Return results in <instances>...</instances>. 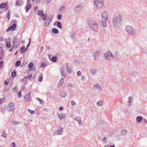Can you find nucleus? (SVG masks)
I'll return each mask as SVG.
<instances>
[{
	"label": "nucleus",
	"instance_id": "1",
	"mask_svg": "<svg viewBox=\"0 0 147 147\" xmlns=\"http://www.w3.org/2000/svg\"><path fill=\"white\" fill-rule=\"evenodd\" d=\"M122 20V17L120 14H117L114 15L112 20L114 27L115 28H119L121 25Z\"/></svg>",
	"mask_w": 147,
	"mask_h": 147
},
{
	"label": "nucleus",
	"instance_id": "2",
	"mask_svg": "<svg viewBox=\"0 0 147 147\" xmlns=\"http://www.w3.org/2000/svg\"><path fill=\"white\" fill-rule=\"evenodd\" d=\"M102 18L101 21L102 22V26L104 27H107V22L108 19V13L107 11H104L101 14Z\"/></svg>",
	"mask_w": 147,
	"mask_h": 147
},
{
	"label": "nucleus",
	"instance_id": "3",
	"mask_svg": "<svg viewBox=\"0 0 147 147\" xmlns=\"http://www.w3.org/2000/svg\"><path fill=\"white\" fill-rule=\"evenodd\" d=\"M88 24L89 28L92 30L96 31L99 28L97 23L94 20L89 22Z\"/></svg>",
	"mask_w": 147,
	"mask_h": 147
},
{
	"label": "nucleus",
	"instance_id": "4",
	"mask_svg": "<svg viewBox=\"0 0 147 147\" xmlns=\"http://www.w3.org/2000/svg\"><path fill=\"white\" fill-rule=\"evenodd\" d=\"M125 30L129 36H133L136 32V30L131 26H128L126 27Z\"/></svg>",
	"mask_w": 147,
	"mask_h": 147
},
{
	"label": "nucleus",
	"instance_id": "5",
	"mask_svg": "<svg viewBox=\"0 0 147 147\" xmlns=\"http://www.w3.org/2000/svg\"><path fill=\"white\" fill-rule=\"evenodd\" d=\"M94 5L97 8H101L103 5L104 0H94Z\"/></svg>",
	"mask_w": 147,
	"mask_h": 147
},
{
	"label": "nucleus",
	"instance_id": "6",
	"mask_svg": "<svg viewBox=\"0 0 147 147\" xmlns=\"http://www.w3.org/2000/svg\"><path fill=\"white\" fill-rule=\"evenodd\" d=\"M105 59L106 60H111L113 58V56L109 52L105 53Z\"/></svg>",
	"mask_w": 147,
	"mask_h": 147
},
{
	"label": "nucleus",
	"instance_id": "7",
	"mask_svg": "<svg viewBox=\"0 0 147 147\" xmlns=\"http://www.w3.org/2000/svg\"><path fill=\"white\" fill-rule=\"evenodd\" d=\"M14 105L13 102L9 104L7 108V110L9 111H12L14 109Z\"/></svg>",
	"mask_w": 147,
	"mask_h": 147
},
{
	"label": "nucleus",
	"instance_id": "8",
	"mask_svg": "<svg viewBox=\"0 0 147 147\" xmlns=\"http://www.w3.org/2000/svg\"><path fill=\"white\" fill-rule=\"evenodd\" d=\"M93 88L95 90H97L100 92L101 91L102 88L101 86L99 84H96L93 86Z\"/></svg>",
	"mask_w": 147,
	"mask_h": 147
},
{
	"label": "nucleus",
	"instance_id": "9",
	"mask_svg": "<svg viewBox=\"0 0 147 147\" xmlns=\"http://www.w3.org/2000/svg\"><path fill=\"white\" fill-rule=\"evenodd\" d=\"M82 7L80 5H78L74 8V10L76 13H79L82 10Z\"/></svg>",
	"mask_w": 147,
	"mask_h": 147
},
{
	"label": "nucleus",
	"instance_id": "10",
	"mask_svg": "<svg viewBox=\"0 0 147 147\" xmlns=\"http://www.w3.org/2000/svg\"><path fill=\"white\" fill-rule=\"evenodd\" d=\"M48 18L50 20L49 22H47L46 21L45 23V25L46 27L48 26L49 24L51 23L52 20L53 18V16H48Z\"/></svg>",
	"mask_w": 147,
	"mask_h": 147
},
{
	"label": "nucleus",
	"instance_id": "11",
	"mask_svg": "<svg viewBox=\"0 0 147 147\" xmlns=\"http://www.w3.org/2000/svg\"><path fill=\"white\" fill-rule=\"evenodd\" d=\"M16 27V24H14L7 28V31L8 32L10 30L12 31H13L15 29Z\"/></svg>",
	"mask_w": 147,
	"mask_h": 147
},
{
	"label": "nucleus",
	"instance_id": "12",
	"mask_svg": "<svg viewBox=\"0 0 147 147\" xmlns=\"http://www.w3.org/2000/svg\"><path fill=\"white\" fill-rule=\"evenodd\" d=\"M63 128L60 127L59 129L56 131L55 133V135H62L63 133Z\"/></svg>",
	"mask_w": 147,
	"mask_h": 147
},
{
	"label": "nucleus",
	"instance_id": "13",
	"mask_svg": "<svg viewBox=\"0 0 147 147\" xmlns=\"http://www.w3.org/2000/svg\"><path fill=\"white\" fill-rule=\"evenodd\" d=\"M99 53L98 51H97L94 52L93 54V56L94 57L95 60H97L99 57Z\"/></svg>",
	"mask_w": 147,
	"mask_h": 147
},
{
	"label": "nucleus",
	"instance_id": "14",
	"mask_svg": "<svg viewBox=\"0 0 147 147\" xmlns=\"http://www.w3.org/2000/svg\"><path fill=\"white\" fill-rule=\"evenodd\" d=\"M98 69L96 68L93 67L91 68L90 70V72L92 75H95Z\"/></svg>",
	"mask_w": 147,
	"mask_h": 147
},
{
	"label": "nucleus",
	"instance_id": "15",
	"mask_svg": "<svg viewBox=\"0 0 147 147\" xmlns=\"http://www.w3.org/2000/svg\"><path fill=\"white\" fill-rule=\"evenodd\" d=\"M75 120L78 121L79 124L80 125H81L82 124V121L81 120V118L80 117H75L74 118Z\"/></svg>",
	"mask_w": 147,
	"mask_h": 147
},
{
	"label": "nucleus",
	"instance_id": "16",
	"mask_svg": "<svg viewBox=\"0 0 147 147\" xmlns=\"http://www.w3.org/2000/svg\"><path fill=\"white\" fill-rule=\"evenodd\" d=\"M33 63H32V62L29 63L28 65V67L30 69V70L31 71H32V70L33 71H34L35 72H36V71H35V68H34V69H31V68H33Z\"/></svg>",
	"mask_w": 147,
	"mask_h": 147
},
{
	"label": "nucleus",
	"instance_id": "17",
	"mask_svg": "<svg viewBox=\"0 0 147 147\" xmlns=\"http://www.w3.org/2000/svg\"><path fill=\"white\" fill-rule=\"evenodd\" d=\"M60 72L62 76H63L64 77H65L66 76V74H65V70L63 67H62L61 68Z\"/></svg>",
	"mask_w": 147,
	"mask_h": 147
},
{
	"label": "nucleus",
	"instance_id": "18",
	"mask_svg": "<svg viewBox=\"0 0 147 147\" xmlns=\"http://www.w3.org/2000/svg\"><path fill=\"white\" fill-rule=\"evenodd\" d=\"M129 100L128 102L127 105H131V102L133 101V97L132 96H130L128 97Z\"/></svg>",
	"mask_w": 147,
	"mask_h": 147
},
{
	"label": "nucleus",
	"instance_id": "19",
	"mask_svg": "<svg viewBox=\"0 0 147 147\" xmlns=\"http://www.w3.org/2000/svg\"><path fill=\"white\" fill-rule=\"evenodd\" d=\"M58 116L60 119L61 120L65 119V115L64 114L61 113L58 114Z\"/></svg>",
	"mask_w": 147,
	"mask_h": 147
},
{
	"label": "nucleus",
	"instance_id": "20",
	"mask_svg": "<svg viewBox=\"0 0 147 147\" xmlns=\"http://www.w3.org/2000/svg\"><path fill=\"white\" fill-rule=\"evenodd\" d=\"M64 81V78H62L60 80L59 82V83L58 85V87H61L63 84Z\"/></svg>",
	"mask_w": 147,
	"mask_h": 147
},
{
	"label": "nucleus",
	"instance_id": "21",
	"mask_svg": "<svg viewBox=\"0 0 147 147\" xmlns=\"http://www.w3.org/2000/svg\"><path fill=\"white\" fill-rule=\"evenodd\" d=\"M32 7V5H29V6H26L25 8L26 9V12H28L29 10L31 9Z\"/></svg>",
	"mask_w": 147,
	"mask_h": 147
},
{
	"label": "nucleus",
	"instance_id": "22",
	"mask_svg": "<svg viewBox=\"0 0 147 147\" xmlns=\"http://www.w3.org/2000/svg\"><path fill=\"white\" fill-rule=\"evenodd\" d=\"M65 9V6L63 5L62 7H61L59 9V11L61 13H62L63 12Z\"/></svg>",
	"mask_w": 147,
	"mask_h": 147
},
{
	"label": "nucleus",
	"instance_id": "23",
	"mask_svg": "<svg viewBox=\"0 0 147 147\" xmlns=\"http://www.w3.org/2000/svg\"><path fill=\"white\" fill-rule=\"evenodd\" d=\"M22 4V2L21 1H17L16 2V6H21Z\"/></svg>",
	"mask_w": 147,
	"mask_h": 147
},
{
	"label": "nucleus",
	"instance_id": "24",
	"mask_svg": "<svg viewBox=\"0 0 147 147\" xmlns=\"http://www.w3.org/2000/svg\"><path fill=\"white\" fill-rule=\"evenodd\" d=\"M142 119V117L140 116H138L137 117L136 120L138 122H140Z\"/></svg>",
	"mask_w": 147,
	"mask_h": 147
},
{
	"label": "nucleus",
	"instance_id": "25",
	"mask_svg": "<svg viewBox=\"0 0 147 147\" xmlns=\"http://www.w3.org/2000/svg\"><path fill=\"white\" fill-rule=\"evenodd\" d=\"M10 39H9L8 40V41L7 42L6 44V47L7 48H10L11 46V44H10Z\"/></svg>",
	"mask_w": 147,
	"mask_h": 147
},
{
	"label": "nucleus",
	"instance_id": "26",
	"mask_svg": "<svg viewBox=\"0 0 147 147\" xmlns=\"http://www.w3.org/2000/svg\"><path fill=\"white\" fill-rule=\"evenodd\" d=\"M25 99L26 100H28L30 98V93H28L24 97Z\"/></svg>",
	"mask_w": 147,
	"mask_h": 147
},
{
	"label": "nucleus",
	"instance_id": "27",
	"mask_svg": "<svg viewBox=\"0 0 147 147\" xmlns=\"http://www.w3.org/2000/svg\"><path fill=\"white\" fill-rule=\"evenodd\" d=\"M37 14L38 15H42V16H45V14H43V11L41 10L38 11L37 12Z\"/></svg>",
	"mask_w": 147,
	"mask_h": 147
},
{
	"label": "nucleus",
	"instance_id": "28",
	"mask_svg": "<svg viewBox=\"0 0 147 147\" xmlns=\"http://www.w3.org/2000/svg\"><path fill=\"white\" fill-rule=\"evenodd\" d=\"M66 93L65 91H63L60 94V95L63 98L65 97L66 96Z\"/></svg>",
	"mask_w": 147,
	"mask_h": 147
},
{
	"label": "nucleus",
	"instance_id": "29",
	"mask_svg": "<svg viewBox=\"0 0 147 147\" xmlns=\"http://www.w3.org/2000/svg\"><path fill=\"white\" fill-rule=\"evenodd\" d=\"M27 79L26 77H24L21 80V82L24 84H26L27 82Z\"/></svg>",
	"mask_w": 147,
	"mask_h": 147
},
{
	"label": "nucleus",
	"instance_id": "30",
	"mask_svg": "<svg viewBox=\"0 0 147 147\" xmlns=\"http://www.w3.org/2000/svg\"><path fill=\"white\" fill-rule=\"evenodd\" d=\"M127 133V131L125 129H123L121 131V134L123 136L125 135Z\"/></svg>",
	"mask_w": 147,
	"mask_h": 147
},
{
	"label": "nucleus",
	"instance_id": "31",
	"mask_svg": "<svg viewBox=\"0 0 147 147\" xmlns=\"http://www.w3.org/2000/svg\"><path fill=\"white\" fill-rule=\"evenodd\" d=\"M31 73H30V75L28 76V79L30 80H32L34 78V76L32 75V74H31Z\"/></svg>",
	"mask_w": 147,
	"mask_h": 147
},
{
	"label": "nucleus",
	"instance_id": "32",
	"mask_svg": "<svg viewBox=\"0 0 147 147\" xmlns=\"http://www.w3.org/2000/svg\"><path fill=\"white\" fill-rule=\"evenodd\" d=\"M103 103V101L102 100H100L97 102L96 104L97 105H98L99 106H101Z\"/></svg>",
	"mask_w": 147,
	"mask_h": 147
},
{
	"label": "nucleus",
	"instance_id": "33",
	"mask_svg": "<svg viewBox=\"0 0 147 147\" xmlns=\"http://www.w3.org/2000/svg\"><path fill=\"white\" fill-rule=\"evenodd\" d=\"M6 4L5 3H3L0 5V8L1 9H3L5 7Z\"/></svg>",
	"mask_w": 147,
	"mask_h": 147
},
{
	"label": "nucleus",
	"instance_id": "34",
	"mask_svg": "<svg viewBox=\"0 0 147 147\" xmlns=\"http://www.w3.org/2000/svg\"><path fill=\"white\" fill-rule=\"evenodd\" d=\"M26 51V49H25V47H22L21 48V50L20 51L21 53H23L25 52Z\"/></svg>",
	"mask_w": 147,
	"mask_h": 147
},
{
	"label": "nucleus",
	"instance_id": "35",
	"mask_svg": "<svg viewBox=\"0 0 147 147\" xmlns=\"http://www.w3.org/2000/svg\"><path fill=\"white\" fill-rule=\"evenodd\" d=\"M57 24L58 28H59L60 29H61L62 28V25L60 22H57Z\"/></svg>",
	"mask_w": 147,
	"mask_h": 147
},
{
	"label": "nucleus",
	"instance_id": "36",
	"mask_svg": "<svg viewBox=\"0 0 147 147\" xmlns=\"http://www.w3.org/2000/svg\"><path fill=\"white\" fill-rule=\"evenodd\" d=\"M52 32L55 34H57L58 32V30L57 28H53L52 30Z\"/></svg>",
	"mask_w": 147,
	"mask_h": 147
},
{
	"label": "nucleus",
	"instance_id": "37",
	"mask_svg": "<svg viewBox=\"0 0 147 147\" xmlns=\"http://www.w3.org/2000/svg\"><path fill=\"white\" fill-rule=\"evenodd\" d=\"M67 69L68 73H70L71 72V67H68V65L67 67Z\"/></svg>",
	"mask_w": 147,
	"mask_h": 147
},
{
	"label": "nucleus",
	"instance_id": "38",
	"mask_svg": "<svg viewBox=\"0 0 147 147\" xmlns=\"http://www.w3.org/2000/svg\"><path fill=\"white\" fill-rule=\"evenodd\" d=\"M57 58L55 56H53L52 57L51 61L53 62H56V61H57Z\"/></svg>",
	"mask_w": 147,
	"mask_h": 147
},
{
	"label": "nucleus",
	"instance_id": "39",
	"mask_svg": "<svg viewBox=\"0 0 147 147\" xmlns=\"http://www.w3.org/2000/svg\"><path fill=\"white\" fill-rule=\"evenodd\" d=\"M20 63H21V61H19V60L17 61L15 65L17 67H18L20 66Z\"/></svg>",
	"mask_w": 147,
	"mask_h": 147
},
{
	"label": "nucleus",
	"instance_id": "40",
	"mask_svg": "<svg viewBox=\"0 0 147 147\" xmlns=\"http://www.w3.org/2000/svg\"><path fill=\"white\" fill-rule=\"evenodd\" d=\"M38 80L39 82H41L42 81V74H41L40 76L39 77Z\"/></svg>",
	"mask_w": 147,
	"mask_h": 147
},
{
	"label": "nucleus",
	"instance_id": "41",
	"mask_svg": "<svg viewBox=\"0 0 147 147\" xmlns=\"http://www.w3.org/2000/svg\"><path fill=\"white\" fill-rule=\"evenodd\" d=\"M36 99L39 101L40 104H42L44 103V102L42 100L40 99V98H36Z\"/></svg>",
	"mask_w": 147,
	"mask_h": 147
},
{
	"label": "nucleus",
	"instance_id": "42",
	"mask_svg": "<svg viewBox=\"0 0 147 147\" xmlns=\"http://www.w3.org/2000/svg\"><path fill=\"white\" fill-rule=\"evenodd\" d=\"M2 136L4 138H6V134L5 131H4L3 132Z\"/></svg>",
	"mask_w": 147,
	"mask_h": 147
},
{
	"label": "nucleus",
	"instance_id": "43",
	"mask_svg": "<svg viewBox=\"0 0 147 147\" xmlns=\"http://www.w3.org/2000/svg\"><path fill=\"white\" fill-rule=\"evenodd\" d=\"M12 123L13 125H18L20 122L18 121H12Z\"/></svg>",
	"mask_w": 147,
	"mask_h": 147
},
{
	"label": "nucleus",
	"instance_id": "44",
	"mask_svg": "<svg viewBox=\"0 0 147 147\" xmlns=\"http://www.w3.org/2000/svg\"><path fill=\"white\" fill-rule=\"evenodd\" d=\"M27 111L28 112H29L30 114H34V112L33 110H30V109H28Z\"/></svg>",
	"mask_w": 147,
	"mask_h": 147
},
{
	"label": "nucleus",
	"instance_id": "45",
	"mask_svg": "<svg viewBox=\"0 0 147 147\" xmlns=\"http://www.w3.org/2000/svg\"><path fill=\"white\" fill-rule=\"evenodd\" d=\"M11 76L12 77H15L16 75V72L15 71H13L11 73Z\"/></svg>",
	"mask_w": 147,
	"mask_h": 147
},
{
	"label": "nucleus",
	"instance_id": "46",
	"mask_svg": "<svg viewBox=\"0 0 147 147\" xmlns=\"http://www.w3.org/2000/svg\"><path fill=\"white\" fill-rule=\"evenodd\" d=\"M30 0H27V3L26 6H29V5H31L30 4Z\"/></svg>",
	"mask_w": 147,
	"mask_h": 147
},
{
	"label": "nucleus",
	"instance_id": "47",
	"mask_svg": "<svg viewBox=\"0 0 147 147\" xmlns=\"http://www.w3.org/2000/svg\"><path fill=\"white\" fill-rule=\"evenodd\" d=\"M57 18L59 20H61L62 19V16L61 15L59 14L57 16Z\"/></svg>",
	"mask_w": 147,
	"mask_h": 147
},
{
	"label": "nucleus",
	"instance_id": "48",
	"mask_svg": "<svg viewBox=\"0 0 147 147\" xmlns=\"http://www.w3.org/2000/svg\"><path fill=\"white\" fill-rule=\"evenodd\" d=\"M43 17L42 16V19L43 20H47V16L46 14H45V16H43Z\"/></svg>",
	"mask_w": 147,
	"mask_h": 147
},
{
	"label": "nucleus",
	"instance_id": "49",
	"mask_svg": "<svg viewBox=\"0 0 147 147\" xmlns=\"http://www.w3.org/2000/svg\"><path fill=\"white\" fill-rule=\"evenodd\" d=\"M81 80L83 81H84L85 80V76H83L81 77Z\"/></svg>",
	"mask_w": 147,
	"mask_h": 147
},
{
	"label": "nucleus",
	"instance_id": "50",
	"mask_svg": "<svg viewBox=\"0 0 147 147\" xmlns=\"http://www.w3.org/2000/svg\"><path fill=\"white\" fill-rule=\"evenodd\" d=\"M17 87L15 86V87H13L12 89L13 91L14 92H16V90H17Z\"/></svg>",
	"mask_w": 147,
	"mask_h": 147
},
{
	"label": "nucleus",
	"instance_id": "51",
	"mask_svg": "<svg viewBox=\"0 0 147 147\" xmlns=\"http://www.w3.org/2000/svg\"><path fill=\"white\" fill-rule=\"evenodd\" d=\"M11 146L12 147H15V143L14 142H12L11 144Z\"/></svg>",
	"mask_w": 147,
	"mask_h": 147
},
{
	"label": "nucleus",
	"instance_id": "52",
	"mask_svg": "<svg viewBox=\"0 0 147 147\" xmlns=\"http://www.w3.org/2000/svg\"><path fill=\"white\" fill-rule=\"evenodd\" d=\"M44 47H43V46H41L40 48V52H41V53H42L43 50H44Z\"/></svg>",
	"mask_w": 147,
	"mask_h": 147
},
{
	"label": "nucleus",
	"instance_id": "53",
	"mask_svg": "<svg viewBox=\"0 0 147 147\" xmlns=\"http://www.w3.org/2000/svg\"><path fill=\"white\" fill-rule=\"evenodd\" d=\"M40 67H43V68L45 67V64L44 63H42L41 64V65Z\"/></svg>",
	"mask_w": 147,
	"mask_h": 147
},
{
	"label": "nucleus",
	"instance_id": "54",
	"mask_svg": "<svg viewBox=\"0 0 147 147\" xmlns=\"http://www.w3.org/2000/svg\"><path fill=\"white\" fill-rule=\"evenodd\" d=\"M71 37L72 38H74L75 36V33H73L71 34Z\"/></svg>",
	"mask_w": 147,
	"mask_h": 147
},
{
	"label": "nucleus",
	"instance_id": "55",
	"mask_svg": "<svg viewBox=\"0 0 147 147\" xmlns=\"http://www.w3.org/2000/svg\"><path fill=\"white\" fill-rule=\"evenodd\" d=\"M77 75L78 76H80L81 75V72L80 71H78L77 73Z\"/></svg>",
	"mask_w": 147,
	"mask_h": 147
},
{
	"label": "nucleus",
	"instance_id": "56",
	"mask_svg": "<svg viewBox=\"0 0 147 147\" xmlns=\"http://www.w3.org/2000/svg\"><path fill=\"white\" fill-rule=\"evenodd\" d=\"M3 64V62H0V69H1L2 67Z\"/></svg>",
	"mask_w": 147,
	"mask_h": 147
},
{
	"label": "nucleus",
	"instance_id": "57",
	"mask_svg": "<svg viewBox=\"0 0 147 147\" xmlns=\"http://www.w3.org/2000/svg\"><path fill=\"white\" fill-rule=\"evenodd\" d=\"M71 103L72 106L74 105H76V103L73 101L72 100L71 102Z\"/></svg>",
	"mask_w": 147,
	"mask_h": 147
},
{
	"label": "nucleus",
	"instance_id": "58",
	"mask_svg": "<svg viewBox=\"0 0 147 147\" xmlns=\"http://www.w3.org/2000/svg\"><path fill=\"white\" fill-rule=\"evenodd\" d=\"M18 95L19 96V98H20L21 97V92L20 91H19L18 93Z\"/></svg>",
	"mask_w": 147,
	"mask_h": 147
},
{
	"label": "nucleus",
	"instance_id": "59",
	"mask_svg": "<svg viewBox=\"0 0 147 147\" xmlns=\"http://www.w3.org/2000/svg\"><path fill=\"white\" fill-rule=\"evenodd\" d=\"M6 17H7V18H8V20H9V19L10 16L9 13H8L6 15Z\"/></svg>",
	"mask_w": 147,
	"mask_h": 147
},
{
	"label": "nucleus",
	"instance_id": "60",
	"mask_svg": "<svg viewBox=\"0 0 147 147\" xmlns=\"http://www.w3.org/2000/svg\"><path fill=\"white\" fill-rule=\"evenodd\" d=\"M6 107H3L1 109V111L2 112H3L5 111V109H6Z\"/></svg>",
	"mask_w": 147,
	"mask_h": 147
},
{
	"label": "nucleus",
	"instance_id": "61",
	"mask_svg": "<svg viewBox=\"0 0 147 147\" xmlns=\"http://www.w3.org/2000/svg\"><path fill=\"white\" fill-rule=\"evenodd\" d=\"M63 109V108L62 107H60L59 108V110L60 111H62Z\"/></svg>",
	"mask_w": 147,
	"mask_h": 147
},
{
	"label": "nucleus",
	"instance_id": "62",
	"mask_svg": "<svg viewBox=\"0 0 147 147\" xmlns=\"http://www.w3.org/2000/svg\"><path fill=\"white\" fill-rule=\"evenodd\" d=\"M8 82H7L5 80V85H8Z\"/></svg>",
	"mask_w": 147,
	"mask_h": 147
},
{
	"label": "nucleus",
	"instance_id": "63",
	"mask_svg": "<svg viewBox=\"0 0 147 147\" xmlns=\"http://www.w3.org/2000/svg\"><path fill=\"white\" fill-rule=\"evenodd\" d=\"M36 3H39L40 2V0H36Z\"/></svg>",
	"mask_w": 147,
	"mask_h": 147
},
{
	"label": "nucleus",
	"instance_id": "64",
	"mask_svg": "<svg viewBox=\"0 0 147 147\" xmlns=\"http://www.w3.org/2000/svg\"><path fill=\"white\" fill-rule=\"evenodd\" d=\"M38 9V7H37V6H36L35 7V8H34V10H37Z\"/></svg>",
	"mask_w": 147,
	"mask_h": 147
}]
</instances>
